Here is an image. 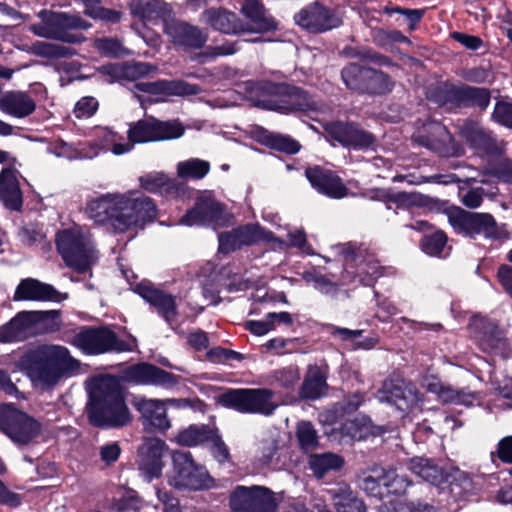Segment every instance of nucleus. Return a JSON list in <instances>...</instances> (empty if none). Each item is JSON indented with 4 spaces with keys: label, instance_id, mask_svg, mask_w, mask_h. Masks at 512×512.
Wrapping results in <instances>:
<instances>
[{
    "label": "nucleus",
    "instance_id": "nucleus-34",
    "mask_svg": "<svg viewBox=\"0 0 512 512\" xmlns=\"http://www.w3.org/2000/svg\"><path fill=\"white\" fill-rule=\"evenodd\" d=\"M95 139L87 142L88 151L97 150V155L101 150H110L115 155H122L132 150L133 144L125 140L122 136L108 128H97L94 131Z\"/></svg>",
    "mask_w": 512,
    "mask_h": 512
},
{
    "label": "nucleus",
    "instance_id": "nucleus-17",
    "mask_svg": "<svg viewBox=\"0 0 512 512\" xmlns=\"http://www.w3.org/2000/svg\"><path fill=\"white\" fill-rule=\"evenodd\" d=\"M262 241L277 242L280 246L286 245L284 241L276 238L271 231H268L258 223L239 226L229 232H223L218 235L219 251L226 254L243 246L253 245Z\"/></svg>",
    "mask_w": 512,
    "mask_h": 512
},
{
    "label": "nucleus",
    "instance_id": "nucleus-29",
    "mask_svg": "<svg viewBox=\"0 0 512 512\" xmlns=\"http://www.w3.org/2000/svg\"><path fill=\"white\" fill-rule=\"evenodd\" d=\"M164 32L172 43L186 48L199 49L207 41V34L200 28L181 21L165 23Z\"/></svg>",
    "mask_w": 512,
    "mask_h": 512
},
{
    "label": "nucleus",
    "instance_id": "nucleus-61",
    "mask_svg": "<svg viewBox=\"0 0 512 512\" xmlns=\"http://www.w3.org/2000/svg\"><path fill=\"white\" fill-rule=\"evenodd\" d=\"M374 295L377 305L376 317L382 322H388L398 313V308L388 298L380 296L378 292H374Z\"/></svg>",
    "mask_w": 512,
    "mask_h": 512
},
{
    "label": "nucleus",
    "instance_id": "nucleus-56",
    "mask_svg": "<svg viewBox=\"0 0 512 512\" xmlns=\"http://www.w3.org/2000/svg\"><path fill=\"white\" fill-rule=\"evenodd\" d=\"M267 144L275 150L295 154L300 150V144L288 135L271 133L266 138Z\"/></svg>",
    "mask_w": 512,
    "mask_h": 512
},
{
    "label": "nucleus",
    "instance_id": "nucleus-53",
    "mask_svg": "<svg viewBox=\"0 0 512 512\" xmlns=\"http://www.w3.org/2000/svg\"><path fill=\"white\" fill-rule=\"evenodd\" d=\"M446 214L449 224L456 233L469 236L472 212L453 207L447 210Z\"/></svg>",
    "mask_w": 512,
    "mask_h": 512
},
{
    "label": "nucleus",
    "instance_id": "nucleus-12",
    "mask_svg": "<svg viewBox=\"0 0 512 512\" xmlns=\"http://www.w3.org/2000/svg\"><path fill=\"white\" fill-rule=\"evenodd\" d=\"M0 429L16 445L27 446L37 442L42 432V425L22 411L1 408Z\"/></svg>",
    "mask_w": 512,
    "mask_h": 512
},
{
    "label": "nucleus",
    "instance_id": "nucleus-52",
    "mask_svg": "<svg viewBox=\"0 0 512 512\" xmlns=\"http://www.w3.org/2000/svg\"><path fill=\"white\" fill-rule=\"evenodd\" d=\"M31 317L33 316L30 311H22L9 321L13 333L16 334L17 342L24 341L34 335L32 326L33 319Z\"/></svg>",
    "mask_w": 512,
    "mask_h": 512
},
{
    "label": "nucleus",
    "instance_id": "nucleus-60",
    "mask_svg": "<svg viewBox=\"0 0 512 512\" xmlns=\"http://www.w3.org/2000/svg\"><path fill=\"white\" fill-rule=\"evenodd\" d=\"M94 46L101 54L109 57H117L124 52L122 43L115 38L104 37L96 39Z\"/></svg>",
    "mask_w": 512,
    "mask_h": 512
},
{
    "label": "nucleus",
    "instance_id": "nucleus-35",
    "mask_svg": "<svg viewBox=\"0 0 512 512\" xmlns=\"http://www.w3.org/2000/svg\"><path fill=\"white\" fill-rule=\"evenodd\" d=\"M130 10L144 23H166L171 16L170 6L162 0H131Z\"/></svg>",
    "mask_w": 512,
    "mask_h": 512
},
{
    "label": "nucleus",
    "instance_id": "nucleus-48",
    "mask_svg": "<svg viewBox=\"0 0 512 512\" xmlns=\"http://www.w3.org/2000/svg\"><path fill=\"white\" fill-rule=\"evenodd\" d=\"M461 135L477 151H487L491 147V138L476 124H465L461 129Z\"/></svg>",
    "mask_w": 512,
    "mask_h": 512
},
{
    "label": "nucleus",
    "instance_id": "nucleus-54",
    "mask_svg": "<svg viewBox=\"0 0 512 512\" xmlns=\"http://www.w3.org/2000/svg\"><path fill=\"white\" fill-rule=\"evenodd\" d=\"M381 481L388 493L393 494H403L411 485L407 476L398 474L396 470H383Z\"/></svg>",
    "mask_w": 512,
    "mask_h": 512
},
{
    "label": "nucleus",
    "instance_id": "nucleus-23",
    "mask_svg": "<svg viewBox=\"0 0 512 512\" xmlns=\"http://www.w3.org/2000/svg\"><path fill=\"white\" fill-rule=\"evenodd\" d=\"M479 347L484 352L504 356L507 351V340L502 330L493 322L484 318L475 317L470 324Z\"/></svg>",
    "mask_w": 512,
    "mask_h": 512
},
{
    "label": "nucleus",
    "instance_id": "nucleus-8",
    "mask_svg": "<svg viewBox=\"0 0 512 512\" xmlns=\"http://www.w3.org/2000/svg\"><path fill=\"white\" fill-rule=\"evenodd\" d=\"M39 23L30 25L29 30L37 37L66 43H81L85 37L78 31L87 30L91 24L78 14L55 12L43 9L38 12Z\"/></svg>",
    "mask_w": 512,
    "mask_h": 512
},
{
    "label": "nucleus",
    "instance_id": "nucleus-14",
    "mask_svg": "<svg viewBox=\"0 0 512 512\" xmlns=\"http://www.w3.org/2000/svg\"><path fill=\"white\" fill-rule=\"evenodd\" d=\"M233 512H275L277 501L274 492L265 486L238 485L229 497Z\"/></svg>",
    "mask_w": 512,
    "mask_h": 512
},
{
    "label": "nucleus",
    "instance_id": "nucleus-5",
    "mask_svg": "<svg viewBox=\"0 0 512 512\" xmlns=\"http://www.w3.org/2000/svg\"><path fill=\"white\" fill-rule=\"evenodd\" d=\"M251 96H258L257 104L282 114L295 111L326 113L330 107L311 96L300 87L276 84L269 81L246 83Z\"/></svg>",
    "mask_w": 512,
    "mask_h": 512
},
{
    "label": "nucleus",
    "instance_id": "nucleus-38",
    "mask_svg": "<svg viewBox=\"0 0 512 512\" xmlns=\"http://www.w3.org/2000/svg\"><path fill=\"white\" fill-rule=\"evenodd\" d=\"M329 493L337 512H366L364 502L354 495L348 485L339 484Z\"/></svg>",
    "mask_w": 512,
    "mask_h": 512
},
{
    "label": "nucleus",
    "instance_id": "nucleus-49",
    "mask_svg": "<svg viewBox=\"0 0 512 512\" xmlns=\"http://www.w3.org/2000/svg\"><path fill=\"white\" fill-rule=\"evenodd\" d=\"M342 464V458L334 453L316 454L310 458V467L319 478L330 470L339 469Z\"/></svg>",
    "mask_w": 512,
    "mask_h": 512
},
{
    "label": "nucleus",
    "instance_id": "nucleus-42",
    "mask_svg": "<svg viewBox=\"0 0 512 512\" xmlns=\"http://www.w3.org/2000/svg\"><path fill=\"white\" fill-rule=\"evenodd\" d=\"M48 151L56 157L68 160L92 159L97 156V150L88 151L85 143L74 146L64 141H56L48 148Z\"/></svg>",
    "mask_w": 512,
    "mask_h": 512
},
{
    "label": "nucleus",
    "instance_id": "nucleus-3",
    "mask_svg": "<svg viewBox=\"0 0 512 512\" xmlns=\"http://www.w3.org/2000/svg\"><path fill=\"white\" fill-rule=\"evenodd\" d=\"M344 270L338 281L320 273H305L304 280L322 294L335 296L340 286H371L382 275V267L375 255L363 247L348 245L344 250Z\"/></svg>",
    "mask_w": 512,
    "mask_h": 512
},
{
    "label": "nucleus",
    "instance_id": "nucleus-1",
    "mask_svg": "<svg viewBox=\"0 0 512 512\" xmlns=\"http://www.w3.org/2000/svg\"><path fill=\"white\" fill-rule=\"evenodd\" d=\"M85 213L95 224L113 233L143 229L156 217V205L139 190L108 192L89 199Z\"/></svg>",
    "mask_w": 512,
    "mask_h": 512
},
{
    "label": "nucleus",
    "instance_id": "nucleus-15",
    "mask_svg": "<svg viewBox=\"0 0 512 512\" xmlns=\"http://www.w3.org/2000/svg\"><path fill=\"white\" fill-rule=\"evenodd\" d=\"M128 140L134 143H146L179 138L184 133L180 122L160 121L154 117L133 123L128 130Z\"/></svg>",
    "mask_w": 512,
    "mask_h": 512
},
{
    "label": "nucleus",
    "instance_id": "nucleus-20",
    "mask_svg": "<svg viewBox=\"0 0 512 512\" xmlns=\"http://www.w3.org/2000/svg\"><path fill=\"white\" fill-rule=\"evenodd\" d=\"M424 129L428 134H419L414 137L419 145L442 157H460L464 154V148L452 139L451 134L442 124L431 122Z\"/></svg>",
    "mask_w": 512,
    "mask_h": 512
},
{
    "label": "nucleus",
    "instance_id": "nucleus-36",
    "mask_svg": "<svg viewBox=\"0 0 512 512\" xmlns=\"http://www.w3.org/2000/svg\"><path fill=\"white\" fill-rule=\"evenodd\" d=\"M35 109L34 99L25 92L11 91L0 97V110L15 118H25Z\"/></svg>",
    "mask_w": 512,
    "mask_h": 512
},
{
    "label": "nucleus",
    "instance_id": "nucleus-40",
    "mask_svg": "<svg viewBox=\"0 0 512 512\" xmlns=\"http://www.w3.org/2000/svg\"><path fill=\"white\" fill-rule=\"evenodd\" d=\"M213 436L214 430L206 425H190L179 431L174 440L181 446L192 447L206 444Z\"/></svg>",
    "mask_w": 512,
    "mask_h": 512
},
{
    "label": "nucleus",
    "instance_id": "nucleus-21",
    "mask_svg": "<svg viewBox=\"0 0 512 512\" xmlns=\"http://www.w3.org/2000/svg\"><path fill=\"white\" fill-rule=\"evenodd\" d=\"M134 291L149 303L172 329H175L178 323L175 296L155 288L149 282L143 281L135 286Z\"/></svg>",
    "mask_w": 512,
    "mask_h": 512
},
{
    "label": "nucleus",
    "instance_id": "nucleus-32",
    "mask_svg": "<svg viewBox=\"0 0 512 512\" xmlns=\"http://www.w3.org/2000/svg\"><path fill=\"white\" fill-rule=\"evenodd\" d=\"M408 469L423 481L444 490V483L448 471L441 467L438 462L431 458L416 456L410 458L407 463Z\"/></svg>",
    "mask_w": 512,
    "mask_h": 512
},
{
    "label": "nucleus",
    "instance_id": "nucleus-39",
    "mask_svg": "<svg viewBox=\"0 0 512 512\" xmlns=\"http://www.w3.org/2000/svg\"><path fill=\"white\" fill-rule=\"evenodd\" d=\"M326 378L318 366H309L300 395L302 398L315 400L324 394Z\"/></svg>",
    "mask_w": 512,
    "mask_h": 512
},
{
    "label": "nucleus",
    "instance_id": "nucleus-31",
    "mask_svg": "<svg viewBox=\"0 0 512 512\" xmlns=\"http://www.w3.org/2000/svg\"><path fill=\"white\" fill-rule=\"evenodd\" d=\"M135 88L141 92L163 96H189L201 92L199 86L189 84L183 80L139 82L135 84Z\"/></svg>",
    "mask_w": 512,
    "mask_h": 512
},
{
    "label": "nucleus",
    "instance_id": "nucleus-58",
    "mask_svg": "<svg viewBox=\"0 0 512 512\" xmlns=\"http://www.w3.org/2000/svg\"><path fill=\"white\" fill-rule=\"evenodd\" d=\"M297 438L305 451L313 450L317 446V434L310 422H301L297 427Z\"/></svg>",
    "mask_w": 512,
    "mask_h": 512
},
{
    "label": "nucleus",
    "instance_id": "nucleus-33",
    "mask_svg": "<svg viewBox=\"0 0 512 512\" xmlns=\"http://www.w3.org/2000/svg\"><path fill=\"white\" fill-rule=\"evenodd\" d=\"M0 201L12 211H19L23 205V193L19 183V173L12 168L0 172Z\"/></svg>",
    "mask_w": 512,
    "mask_h": 512
},
{
    "label": "nucleus",
    "instance_id": "nucleus-13",
    "mask_svg": "<svg viewBox=\"0 0 512 512\" xmlns=\"http://www.w3.org/2000/svg\"><path fill=\"white\" fill-rule=\"evenodd\" d=\"M233 217L225 207L210 196L199 197L179 223L185 226H209L214 230L232 224Z\"/></svg>",
    "mask_w": 512,
    "mask_h": 512
},
{
    "label": "nucleus",
    "instance_id": "nucleus-22",
    "mask_svg": "<svg viewBox=\"0 0 512 512\" xmlns=\"http://www.w3.org/2000/svg\"><path fill=\"white\" fill-rule=\"evenodd\" d=\"M122 378L124 381L138 385L159 386L167 389L178 384V376L149 363L128 366L123 370Z\"/></svg>",
    "mask_w": 512,
    "mask_h": 512
},
{
    "label": "nucleus",
    "instance_id": "nucleus-24",
    "mask_svg": "<svg viewBox=\"0 0 512 512\" xmlns=\"http://www.w3.org/2000/svg\"><path fill=\"white\" fill-rule=\"evenodd\" d=\"M479 480V478H473L467 472L459 468L452 467L448 470L445 479V489L440 490V493L446 495V501L448 503L451 500L454 502L467 500L479 492Z\"/></svg>",
    "mask_w": 512,
    "mask_h": 512
},
{
    "label": "nucleus",
    "instance_id": "nucleus-64",
    "mask_svg": "<svg viewBox=\"0 0 512 512\" xmlns=\"http://www.w3.org/2000/svg\"><path fill=\"white\" fill-rule=\"evenodd\" d=\"M492 118L495 122L505 127L512 128V104L507 102H497L494 107Z\"/></svg>",
    "mask_w": 512,
    "mask_h": 512
},
{
    "label": "nucleus",
    "instance_id": "nucleus-59",
    "mask_svg": "<svg viewBox=\"0 0 512 512\" xmlns=\"http://www.w3.org/2000/svg\"><path fill=\"white\" fill-rule=\"evenodd\" d=\"M364 401V395L361 393H353L347 396L341 403H338L335 407V411L327 413L326 418L332 419L333 414H349L356 411L362 402Z\"/></svg>",
    "mask_w": 512,
    "mask_h": 512
},
{
    "label": "nucleus",
    "instance_id": "nucleus-11",
    "mask_svg": "<svg viewBox=\"0 0 512 512\" xmlns=\"http://www.w3.org/2000/svg\"><path fill=\"white\" fill-rule=\"evenodd\" d=\"M219 403L245 414L271 415L277 408L269 389H229L219 396Z\"/></svg>",
    "mask_w": 512,
    "mask_h": 512
},
{
    "label": "nucleus",
    "instance_id": "nucleus-28",
    "mask_svg": "<svg viewBox=\"0 0 512 512\" xmlns=\"http://www.w3.org/2000/svg\"><path fill=\"white\" fill-rule=\"evenodd\" d=\"M305 174L312 187L323 195L335 199H341L348 195V190L342 180L330 170L315 166L308 168Z\"/></svg>",
    "mask_w": 512,
    "mask_h": 512
},
{
    "label": "nucleus",
    "instance_id": "nucleus-25",
    "mask_svg": "<svg viewBox=\"0 0 512 512\" xmlns=\"http://www.w3.org/2000/svg\"><path fill=\"white\" fill-rule=\"evenodd\" d=\"M68 298L66 293L59 292L52 285L35 278L20 281L14 292V301L62 302Z\"/></svg>",
    "mask_w": 512,
    "mask_h": 512
},
{
    "label": "nucleus",
    "instance_id": "nucleus-4",
    "mask_svg": "<svg viewBox=\"0 0 512 512\" xmlns=\"http://www.w3.org/2000/svg\"><path fill=\"white\" fill-rule=\"evenodd\" d=\"M89 422L100 428H117L131 421L118 378L103 376L94 380L86 407Z\"/></svg>",
    "mask_w": 512,
    "mask_h": 512
},
{
    "label": "nucleus",
    "instance_id": "nucleus-63",
    "mask_svg": "<svg viewBox=\"0 0 512 512\" xmlns=\"http://www.w3.org/2000/svg\"><path fill=\"white\" fill-rule=\"evenodd\" d=\"M85 13L94 19H99L110 23H118L122 18V13L120 11L100 6L94 7V5L86 9Z\"/></svg>",
    "mask_w": 512,
    "mask_h": 512
},
{
    "label": "nucleus",
    "instance_id": "nucleus-43",
    "mask_svg": "<svg viewBox=\"0 0 512 512\" xmlns=\"http://www.w3.org/2000/svg\"><path fill=\"white\" fill-rule=\"evenodd\" d=\"M369 427L367 424V419L365 417L362 418H353L347 419L339 429H333L332 435L339 434V442L347 443L350 441L361 440L368 433Z\"/></svg>",
    "mask_w": 512,
    "mask_h": 512
},
{
    "label": "nucleus",
    "instance_id": "nucleus-19",
    "mask_svg": "<svg viewBox=\"0 0 512 512\" xmlns=\"http://www.w3.org/2000/svg\"><path fill=\"white\" fill-rule=\"evenodd\" d=\"M167 444L158 438H146L138 450V469L145 481L151 482L162 475Z\"/></svg>",
    "mask_w": 512,
    "mask_h": 512
},
{
    "label": "nucleus",
    "instance_id": "nucleus-18",
    "mask_svg": "<svg viewBox=\"0 0 512 512\" xmlns=\"http://www.w3.org/2000/svg\"><path fill=\"white\" fill-rule=\"evenodd\" d=\"M294 20L298 26L312 33L326 32L342 24V16L337 10L319 3L302 8L294 15Z\"/></svg>",
    "mask_w": 512,
    "mask_h": 512
},
{
    "label": "nucleus",
    "instance_id": "nucleus-27",
    "mask_svg": "<svg viewBox=\"0 0 512 512\" xmlns=\"http://www.w3.org/2000/svg\"><path fill=\"white\" fill-rule=\"evenodd\" d=\"M305 174L312 187L323 195L335 199H341L348 195V190L342 180L330 170L315 166L308 168Z\"/></svg>",
    "mask_w": 512,
    "mask_h": 512
},
{
    "label": "nucleus",
    "instance_id": "nucleus-57",
    "mask_svg": "<svg viewBox=\"0 0 512 512\" xmlns=\"http://www.w3.org/2000/svg\"><path fill=\"white\" fill-rule=\"evenodd\" d=\"M446 242V235L443 232L438 231L432 235L424 236L421 241V248L430 256H440L444 251Z\"/></svg>",
    "mask_w": 512,
    "mask_h": 512
},
{
    "label": "nucleus",
    "instance_id": "nucleus-47",
    "mask_svg": "<svg viewBox=\"0 0 512 512\" xmlns=\"http://www.w3.org/2000/svg\"><path fill=\"white\" fill-rule=\"evenodd\" d=\"M209 170V162L199 158H191L177 164V174L183 179H202Z\"/></svg>",
    "mask_w": 512,
    "mask_h": 512
},
{
    "label": "nucleus",
    "instance_id": "nucleus-55",
    "mask_svg": "<svg viewBox=\"0 0 512 512\" xmlns=\"http://www.w3.org/2000/svg\"><path fill=\"white\" fill-rule=\"evenodd\" d=\"M300 379L299 369L295 366H288L282 369L275 370L271 375V384L290 389L298 383Z\"/></svg>",
    "mask_w": 512,
    "mask_h": 512
},
{
    "label": "nucleus",
    "instance_id": "nucleus-10",
    "mask_svg": "<svg viewBox=\"0 0 512 512\" xmlns=\"http://www.w3.org/2000/svg\"><path fill=\"white\" fill-rule=\"evenodd\" d=\"M168 482L176 489L204 490L213 486V479L207 469L197 463L189 452L172 453V470Z\"/></svg>",
    "mask_w": 512,
    "mask_h": 512
},
{
    "label": "nucleus",
    "instance_id": "nucleus-37",
    "mask_svg": "<svg viewBox=\"0 0 512 512\" xmlns=\"http://www.w3.org/2000/svg\"><path fill=\"white\" fill-rule=\"evenodd\" d=\"M470 94V86H455L453 84L443 83L439 85L432 95L434 102L440 106H467Z\"/></svg>",
    "mask_w": 512,
    "mask_h": 512
},
{
    "label": "nucleus",
    "instance_id": "nucleus-16",
    "mask_svg": "<svg viewBox=\"0 0 512 512\" xmlns=\"http://www.w3.org/2000/svg\"><path fill=\"white\" fill-rule=\"evenodd\" d=\"M380 402L395 405L402 412H413L423 404V395L410 382L399 377L386 379L377 392Z\"/></svg>",
    "mask_w": 512,
    "mask_h": 512
},
{
    "label": "nucleus",
    "instance_id": "nucleus-26",
    "mask_svg": "<svg viewBox=\"0 0 512 512\" xmlns=\"http://www.w3.org/2000/svg\"><path fill=\"white\" fill-rule=\"evenodd\" d=\"M329 136L342 146L356 150L369 149L375 145L373 134L350 123L336 122L328 126Z\"/></svg>",
    "mask_w": 512,
    "mask_h": 512
},
{
    "label": "nucleus",
    "instance_id": "nucleus-50",
    "mask_svg": "<svg viewBox=\"0 0 512 512\" xmlns=\"http://www.w3.org/2000/svg\"><path fill=\"white\" fill-rule=\"evenodd\" d=\"M367 70H369V68L362 67L357 64H350L344 67L341 76L347 88L359 92H365V82L368 77L365 72Z\"/></svg>",
    "mask_w": 512,
    "mask_h": 512
},
{
    "label": "nucleus",
    "instance_id": "nucleus-44",
    "mask_svg": "<svg viewBox=\"0 0 512 512\" xmlns=\"http://www.w3.org/2000/svg\"><path fill=\"white\" fill-rule=\"evenodd\" d=\"M327 331L332 337L342 341L347 348L353 350L369 349L373 346L372 340L360 341L363 330H351L330 324L327 326Z\"/></svg>",
    "mask_w": 512,
    "mask_h": 512
},
{
    "label": "nucleus",
    "instance_id": "nucleus-7",
    "mask_svg": "<svg viewBox=\"0 0 512 512\" xmlns=\"http://www.w3.org/2000/svg\"><path fill=\"white\" fill-rule=\"evenodd\" d=\"M56 246L65 264L80 273L90 269L99 258L90 230L80 225L59 231Z\"/></svg>",
    "mask_w": 512,
    "mask_h": 512
},
{
    "label": "nucleus",
    "instance_id": "nucleus-51",
    "mask_svg": "<svg viewBox=\"0 0 512 512\" xmlns=\"http://www.w3.org/2000/svg\"><path fill=\"white\" fill-rule=\"evenodd\" d=\"M365 92L370 94H384L392 90L393 82L388 75L381 71L369 68L366 72Z\"/></svg>",
    "mask_w": 512,
    "mask_h": 512
},
{
    "label": "nucleus",
    "instance_id": "nucleus-62",
    "mask_svg": "<svg viewBox=\"0 0 512 512\" xmlns=\"http://www.w3.org/2000/svg\"><path fill=\"white\" fill-rule=\"evenodd\" d=\"M383 470H375V475H367L362 478L360 487L370 496L380 497L382 492V476Z\"/></svg>",
    "mask_w": 512,
    "mask_h": 512
},
{
    "label": "nucleus",
    "instance_id": "nucleus-9",
    "mask_svg": "<svg viewBox=\"0 0 512 512\" xmlns=\"http://www.w3.org/2000/svg\"><path fill=\"white\" fill-rule=\"evenodd\" d=\"M69 343L85 355H100L109 352H130L136 347V339L132 336L120 339L107 326L83 327Z\"/></svg>",
    "mask_w": 512,
    "mask_h": 512
},
{
    "label": "nucleus",
    "instance_id": "nucleus-30",
    "mask_svg": "<svg viewBox=\"0 0 512 512\" xmlns=\"http://www.w3.org/2000/svg\"><path fill=\"white\" fill-rule=\"evenodd\" d=\"M135 406L146 428L164 432L171 427L166 413V402L159 399H140Z\"/></svg>",
    "mask_w": 512,
    "mask_h": 512
},
{
    "label": "nucleus",
    "instance_id": "nucleus-2",
    "mask_svg": "<svg viewBox=\"0 0 512 512\" xmlns=\"http://www.w3.org/2000/svg\"><path fill=\"white\" fill-rule=\"evenodd\" d=\"M15 367L37 389L50 390L64 377L77 374L81 362L70 350L58 344H41L23 353Z\"/></svg>",
    "mask_w": 512,
    "mask_h": 512
},
{
    "label": "nucleus",
    "instance_id": "nucleus-45",
    "mask_svg": "<svg viewBox=\"0 0 512 512\" xmlns=\"http://www.w3.org/2000/svg\"><path fill=\"white\" fill-rule=\"evenodd\" d=\"M438 398L444 403L464 405L467 407L473 406L481 401L479 393L471 392L466 389H455L446 385L443 386Z\"/></svg>",
    "mask_w": 512,
    "mask_h": 512
},
{
    "label": "nucleus",
    "instance_id": "nucleus-41",
    "mask_svg": "<svg viewBox=\"0 0 512 512\" xmlns=\"http://www.w3.org/2000/svg\"><path fill=\"white\" fill-rule=\"evenodd\" d=\"M483 234L488 239H498L501 232L494 217L489 213L472 212L469 236Z\"/></svg>",
    "mask_w": 512,
    "mask_h": 512
},
{
    "label": "nucleus",
    "instance_id": "nucleus-46",
    "mask_svg": "<svg viewBox=\"0 0 512 512\" xmlns=\"http://www.w3.org/2000/svg\"><path fill=\"white\" fill-rule=\"evenodd\" d=\"M33 319L32 326L34 334L51 333L58 331L61 327L60 313L56 310L30 311Z\"/></svg>",
    "mask_w": 512,
    "mask_h": 512
},
{
    "label": "nucleus",
    "instance_id": "nucleus-6",
    "mask_svg": "<svg viewBox=\"0 0 512 512\" xmlns=\"http://www.w3.org/2000/svg\"><path fill=\"white\" fill-rule=\"evenodd\" d=\"M242 14L249 20V25H244L237 15L224 8L206 9L201 16V21L212 29L225 33L237 34L241 32H266L276 28L275 20L269 16L259 0H244Z\"/></svg>",
    "mask_w": 512,
    "mask_h": 512
}]
</instances>
